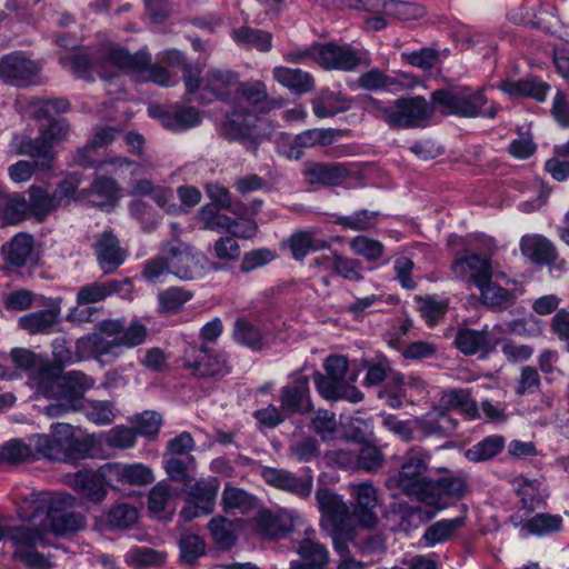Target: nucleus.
Segmentation results:
<instances>
[{"mask_svg": "<svg viewBox=\"0 0 569 569\" xmlns=\"http://www.w3.org/2000/svg\"><path fill=\"white\" fill-rule=\"evenodd\" d=\"M183 366L198 378H222L230 372L224 357L204 345L189 346L183 353Z\"/></svg>", "mask_w": 569, "mask_h": 569, "instance_id": "f8f14e48", "label": "nucleus"}, {"mask_svg": "<svg viewBox=\"0 0 569 569\" xmlns=\"http://www.w3.org/2000/svg\"><path fill=\"white\" fill-rule=\"evenodd\" d=\"M313 382L318 392L327 400L345 399L356 403L363 398V395L348 381H342L320 372L313 375Z\"/></svg>", "mask_w": 569, "mask_h": 569, "instance_id": "cd10ccee", "label": "nucleus"}, {"mask_svg": "<svg viewBox=\"0 0 569 569\" xmlns=\"http://www.w3.org/2000/svg\"><path fill=\"white\" fill-rule=\"evenodd\" d=\"M101 331L107 336H116L120 347L134 348L143 343L148 336L147 328L138 321L124 327L120 320H104L100 323Z\"/></svg>", "mask_w": 569, "mask_h": 569, "instance_id": "c85d7f7f", "label": "nucleus"}, {"mask_svg": "<svg viewBox=\"0 0 569 569\" xmlns=\"http://www.w3.org/2000/svg\"><path fill=\"white\" fill-rule=\"evenodd\" d=\"M161 61L170 68L183 69V81L188 93H194L199 88L200 70L184 62V56L178 50H168L163 52Z\"/></svg>", "mask_w": 569, "mask_h": 569, "instance_id": "8fccbe9b", "label": "nucleus"}, {"mask_svg": "<svg viewBox=\"0 0 569 569\" xmlns=\"http://www.w3.org/2000/svg\"><path fill=\"white\" fill-rule=\"evenodd\" d=\"M94 385V379L82 371H69L58 383L56 392L57 401L46 407V413L51 417H60L69 411L78 410L84 393Z\"/></svg>", "mask_w": 569, "mask_h": 569, "instance_id": "0eeeda50", "label": "nucleus"}, {"mask_svg": "<svg viewBox=\"0 0 569 569\" xmlns=\"http://www.w3.org/2000/svg\"><path fill=\"white\" fill-rule=\"evenodd\" d=\"M68 131L69 124L66 120H50L47 127H40L37 138L21 142L19 152L36 159L39 167L49 169L54 158L53 147L67 137Z\"/></svg>", "mask_w": 569, "mask_h": 569, "instance_id": "1a4fd4ad", "label": "nucleus"}, {"mask_svg": "<svg viewBox=\"0 0 569 569\" xmlns=\"http://www.w3.org/2000/svg\"><path fill=\"white\" fill-rule=\"evenodd\" d=\"M29 203L19 193H9L0 189V219L6 224H18L27 218Z\"/></svg>", "mask_w": 569, "mask_h": 569, "instance_id": "ea45409f", "label": "nucleus"}, {"mask_svg": "<svg viewBox=\"0 0 569 569\" xmlns=\"http://www.w3.org/2000/svg\"><path fill=\"white\" fill-rule=\"evenodd\" d=\"M139 518L138 509L129 503H118L106 515L107 523L112 529L131 528Z\"/></svg>", "mask_w": 569, "mask_h": 569, "instance_id": "4d7b16f0", "label": "nucleus"}, {"mask_svg": "<svg viewBox=\"0 0 569 569\" xmlns=\"http://www.w3.org/2000/svg\"><path fill=\"white\" fill-rule=\"evenodd\" d=\"M238 82V74L230 70L210 69L203 79H199L198 100L210 103L214 100H224L229 96V88Z\"/></svg>", "mask_w": 569, "mask_h": 569, "instance_id": "6ab92c4d", "label": "nucleus"}, {"mask_svg": "<svg viewBox=\"0 0 569 569\" xmlns=\"http://www.w3.org/2000/svg\"><path fill=\"white\" fill-rule=\"evenodd\" d=\"M358 83L366 90H379V89H403L408 83L399 78H391L386 76L379 69H371L362 73Z\"/></svg>", "mask_w": 569, "mask_h": 569, "instance_id": "5fc2aeb1", "label": "nucleus"}, {"mask_svg": "<svg viewBox=\"0 0 569 569\" xmlns=\"http://www.w3.org/2000/svg\"><path fill=\"white\" fill-rule=\"evenodd\" d=\"M149 111L164 128L174 131L187 130L201 122L199 112L192 107H153Z\"/></svg>", "mask_w": 569, "mask_h": 569, "instance_id": "bb28decb", "label": "nucleus"}, {"mask_svg": "<svg viewBox=\"0 0 569 569\" xmlns=\"http://www.w3.org/2000/svg\"><path fill=\"white\" fill-rule=\"evenodd\" d=\"M219 490V481L216 478L193 480L184 485V491L199 507L203 515H209L214 509V502Z\"/></svg>", "mask_w": 569, "mask_h": 569, "instance_id": "f704fd0d", "label": "nucleus"}, {"mask_svg": "<svg viewBox=\"0 0 569 569\" xmlns=\"http://www.w3.org/2000/svg\"><path fill=\"white\" fill-rule=\"evenodd\" d=\"M34 250L33 237L26 232L17 233L2 247L4 261L12 267H23L31 259Z\"/></svg>", "mask_w": 569, "mask_h": 569, "instance_id": "4c0bfd02", "label": "nucleus"}, {"mask_svg": "<svg viewBox=\"0 0 569 569\" xmlns=\"http://www.w3.org/2000/svg\"><path fill=\"white\" fill-rule=\"evenodd\" d=\"M432 103L443 114H455L465 118H495L498 108L488 106L483 89L470 87H451L432 92Z\"/></svg>", "mask_w": 569, "mask_h": 569, "instance_id": "39448f33", "label": "nucleus"}, {"mask_svg": "<svg viewBox=\"0 0 569 569\" xmlns=\"http://www.w3.org/2000/svg\"><path fill=\"white\" fill-rule=\"evenodd\" d=\"M316 500L329 522V536L332 542L353 540L355 528L351 525V512L347 503L327 488H321L316 492Z\"/></svg>", "mask_w": 569, "mask_h": 569, "instance_id": "6e6552de", "label": "nucleus"}, {"mask_svg": "<svg viewBox=\"0 0 569 569\" xmlns=\"http://www.w3.org/2000/svg\"><path fill=\"white\" fill-rule=\"evenodd\" d=\"M363 109L375 118L385 121L390 128L409 129L423 127L436 107L421 96L399 98L388 104L372 97H366Z\"/></svg>", "mask_w": 569, "mask_h": 569, "instance_id": "20e7f679", "label": "nucleus"}, {"mask_svg": "<svg viewBox=\"0 0 569 569\" xmlns=\"http://www.w3.org/2000/svg\"><path fill=\"white\" fill-rule=\"evenodd\" d=\"M117 69L141 74L143 80L152 81L160 86H171V76L163 67L151 64V57L146 51L131 54L124 49H111L108 51Z\"/></svg>", "mask_w": 569, "mask_h": 569, "instance_id": "9b49d317", "label": "nucleus"}, {"mask_svg": "<svg viewBox=\"0 0 569 569\" xmlns=\"http://www.w3.org/2000/svg\"><path fill=\"white\" fill-rule=\"evenodd\" d=\"M526 528L538 536L559 532L562 529V518L559 515L537 513L526 523Z\"/></svg>", "mask_w": 569, "mask_h": 569, "instance_id": "0e129e2a", "label": "nucleus"}, {"mask_svg": "<svg viewBox=\"0 0 569 569\" xmlns=\"http://www.w3.org/2000/svg\"><path fill=\"white\" fill-rule=\"evenodd\" d=\"M465 526V518L442 519L429 526L422 539L428 546L442 543L451 539Z\"/></svg>", "mask_w": 569, "mask_h": 569, "instance_id": "a18cd8bd", "label": "nucleus"}, {"mask_svg": "<svg viewBox=\"0 0 569 569\" xmlns=\"http://www.w3.org/2000/svg\"><path fill=\"white\" fill-rule=\"evenodd\" d=\"M365 62V53L349 44H320L319 66L328 70L352 71ZM368 63V61H366Z\"/></svg>", "mask_w": 569, "mask_h": 569, "instance_id": "f3484780", "label": "nucleus"}, {"mask_svg": "<svg viewBox=\"0 0 569 569\" xmlns=\"http://www.w3.org/2000/svg\"><path fill=\"white\" fill-rule=\"evenodd\" d=\"M379 216V211L363 209L350 216L338 217L336 223L353 231H367L375 227V221Z\"/></svg>", "mask_w": 569, "mask_h": 569, "instance_id": "e2e57ef3", "label": "nucleus"}, {"mask_svg": "<svg viewBox=\"0 0 569 569\" xmlns=\"http://www.w3.org/2000/svg\"><path fill=\"white\" fill-rule=\"evenodd\" d=\"M436 493L439 496L437 505H425L432 510L423 511L420 507L409 506L406 508V516L419 515L422 520L432 519L439 511L447 508V503L443 500V493L450 497L460 498L463 496L467 485L466 480L461 476H448L441 477L438 480H433Z\"/></svg>", "mask_w": 569, "mask_h": 569, "instance_id": "aec40b11", "label": "nucleus"}, {"mask_svg": "<svg viewBox=\"0 0 569 569\" xmlns=\"http://www.w3.org/2000/svg\"><path fill=\"white\" fill-rule=\"evenodd\" d=\"M440 406L445 411L460 410L470 419H480L479 408L468 389H449L442 392Z\"/></svg>", "mask_w": 569, "mask_h": 569, "instance_id": "58836bf2", "label": "nucleus"}, {"mask_svg": "<svg viewBox=\"0 0 569 569\" xmlns=\"http://www.w3.org/2000/svg\"><path fill=\"white\" fill-rule=\"evenodd\" d=\"M415 427L423 437L448 436L456 429L457 422L442 408H436L420 418H415Z\"/></svg>", "mask_w": 569, "mask_h": 569, "instance_id": "72a5a7b5", "label": "nucleus"}, {"mask_svg": "<svg viewBox=\"0 0 569 569\" xmlns=\"http://www.w3.org/2000/svg\"><path fill=\"white\" fill-rule=\"evenodd\" d=\"M283 99H270L264 82L252 80L238 86L234 107L222 126L230 140L247 139L258 120V114L283 106Z\"/></svg>", "mask_w": 569, "mask_h": 569, "instance_id": "f03ea898", "label": "nucleus"}, {"mask_svg": "<svg viewBox=\"0 0 569 569\" xmlns=\"http://www.w3.org/2000/svg\"><path fill=\"white\" fill-rule=\"evenodd\" d=\"M168 274H171V271L168 261L161 251L158 256L147 260L141 271L142 278L150 283H158Z\"/></svg>", "mask_w": 569, "mask_h": 569, "instance_id": "774afa93", "label": "nucleus"}, {"mask_svg": "<svg viewBox=\"0 0 569 569\" xmlns=\"http://www.w3.org/2000/svg\"><path fill=\"white\" fill-rule=\"evenodd\" d=\"M213 541L223 549L231 548L237 540V522L222 516L213 517L208 523Z\"/></svg>", "mask_w": 569, "mask_h": 569, "instance_id": "09e8293b", "label": "nucleus"}, {"mask_svg": "<svg viewBox=\"0 0 569 569\" xmlns=\"http://www.w3.org/2000/svg\"><path fill=\"white\" fill-rule=\"evenodd\" d=\"M281 410L287 415H305L312 411L309 378L305 375H293L290 383L280 390Z\"/></svg>", "mask_w": 569, "mask_h": 569, "instance_id": "dca6fc26", "label": "nucleus"}, {"mask_svg": "<svg viewBox=\"0 0 569 569\" xmlns=\"http://www.w3.org/2000/svg\"><path fill=\"white\" fill-rule=\"evenodd\" d=\"M342 131L332 128H315L302 131L295 138V144L300 148L327 147L342 137Z\"/></svg>", "mask_w": 569, "mask_h": 569, "instance_id": "49530a36", "label": "nucleus"}, {"mask_svg": "<svg viewBox=\"0 0 569 569\" xmlns=\"http://www.w3.org/2000/svg\"><path fill=\"white\" fill-rule=\"evenodd\" d=\"M432 453L422 446H411L403 455L400 468L386 480L388 489H399L405 496L422 505H437L433 479L426 476L430 470Z\"/></svg>", "mask_w": 569, "mask_h": 569, "instance_id": "7ed1b4c3", "label": "nucleus"}, {"mask_svg": "<svg viewBox=\"0 0 569 569\" xmlns=\"http://www.w3.org/2000/svg\"><path fill=\"white\" fill-rule=\"evenodd\" d=\"M127 281L108 280L106 282H90L79 288L77 292L78 306L94 305L104 301L108 297L121 292Z\"/></svg>", "mask_w": 569, "mask_h": 569, "instance_id": "c9c22d12", "label": "nucleus"}, {"mask_svg": "<svg viewBox=\"0 0 569 569\" xmlns=\"http://www.w3.org/2000/svg\"><path fill=\"white\" fill-rule=\"evenodd\" d=\"M29 196V210L39 219H43L51 211L59 208V202H57L54 194L48 193V191L41 187H30Z\"/></svg>", "mask_w": 569, "mask_h": 569, "instance_id": "6e6d98bb", "label": "nucleus"}, {"mask_svg": "<svg viewBox=\"0 0 569 569\" xmlns=\"http://www.w3.org/2000/svg\"><path fill=\"white\" fill-rule=\"evenodd\" d=\"M520 327H523L521 321H512L507 325V328L501 325H496L492 329L485 326L481 330L459 328L455 337V346L466 356L478 352L489 353L498 345L496 335L520 332Z\"/></svg>", "mask_w": 569, "mask_h": 569, "instance_id": "9d476101", "label": "nucleus"}, {"mask_svg": "<svg viewBox=\"0 0 569 569\" xmlns=\"http://www.w3.org/2000/svg\"><path fill=\"white\" fill-rule=\"evenodd\" d=\"M192 298L190 291L179 287H171L161 291L158 296L161 310L172 312L179 310Z\"/></svg>", "mask_w": 569, "mask_h": 569, "instance_id": "338daca9", "label": "nucleus"}, {"mask_svg": "<svg viewBox=\"0 0 569 569\" xmlns=\"http://www.w3.org/2000/svg\"><path fill=\"white\" fill-rule=\"evenodd\" d=\"M118 348H120L118 338L116 336H107L101 330L100 333H91L77 341V351L84 358H102L108 355L118 356Z\"/></svg>", "mask_w": 569, "mask_h": 569, "instance_id": "473e14b6", "label": "nucleus"}, {"mask_svg": "<svg viewBox=\"0 0 569 569\" xmlns=\"http://www.w3.org/2000/svg\"><path fill=\"white\" fill-rule=\"evenodd\" d=\"M104 469L106 463L98 470L81 469L68 476V483L89 500L100 502L107 496L106 486L113 488V483L107 478Z\"/></svg>", "mask_w": 569, "mask_h": 569, "instance_id": "a211bd4d", "label": "nucleus"}, {"mask_svg": "<svg viewBox=\"0 0 569 569\" xmlns=\"http://www.w3.org/2000/svg\"><path fill=\"white\" fill-rule=\"evenodd\" d=\"M500 90L511 97H531L538 101H543L550 87L542 81L535 79H522L518 81H502Z\"/></svg>", "mask_w": 569, "mask_h": 569, "instance_id": "c03bdc74", "label": "nucleus"}, {"mask_svg": "<svg viewBox=\"0 0 569 569\" xmlns=\"http://www.w3.org/2000/svg\"><path fill=\"white\" fill-rule=\"evenodd\" d=\"M106 476L113 488L121 486H147L154 481V475L148 466L143 463H106Z\"/></svg>", "mask_w": 569, "mask_h": 569, "instance_id": "4be33fe9", "label": "nucleus"}, {"mask_svg": "<svg viewBox=\"0 0 569 569\" xmlns=\"http://www.w3.org/2000/svg\"><path fill=\"white\" fill-rule=\"evenodd\" d=\"M273 79L281 86L288 88L291 92L303 94L315 89V78L301 69L288 67H274L272 70Z\"/></svg>", "mask_w": 569, "mask_h": 569, "instance_id": "e433bc0d", "label": "nucleus"}, {"mask_svg": "<svg viewBox=\"0 0 569 569\" xmlns=\"http://www.w3.org/2000/svg\"><path fill=\"white\" fill-rule=\"evenodd\" d=\"M521 252L536 263H550L556 259L552 243L541 236H525L520 242Z\"/></svg>", "mask_w": 569, "mask_h": 569, "instance_id": "37998d69", "label": "nucleus"}, {"mask_svg": "<svg viewBox=\"0 0 569 569\" xmlns=\"http://www.w3.org/2000/svg\"><path fill=\"white\" fill-rule=\"evenodd\" d=\"M478 289L482 303L492 309H507L516 301V295L512 291L493 283L491 280Z\"/></svg>", "mask_w": 569, "mask_h": 569, "instance_id": "de8ad7c7", "label": "nucleus"}, {"mask_svg": "<svg viewBox=\"0 0 569 569\" xmlns=\"http://www.w3.org/2000/svg\"><path fill=\"white\" fill-rule=\"evenodd\" d=\"M62 367L60 365H52L48 360L40 358L37 369H38V391L46 397H54L56 392H53L52 385L56 383V380L60 377Z\"/></svg>", "mask_w": 569, "mask_h": 569, "instance_id": "680f3d73", "label": "nucleus"}, {"mask_svg": "<svg viewBox=\"0 0 569 569\" xmlns=\"http://www.w3.org/2000/svg\"><path fill=\"white\" fill-rule=\"evenodd\" d=\"M4 539L13 549V557L16 559H19L22 555L36 548H42L47 545L40 530L23 526L9 528Z\"/></svg>", "mask_w": 569, "mask_h": 569, "instance_id": "2f4dec72", "label": "nucleus"}, {"mask_svg": "<svg viewBox=\"0 0 569 569\" xmlns=\"http://www.w3.org/2000/svg\"><path fill=\"white\" fill-rule=\"evenodd\" d=\"M120 49L116 46H103L94 54L78 53L72 57L61 58L62 67L77 78L91 80L92 72H97L102 79L113 78L116 74L108 71V67L117 66L112 62L108 51Z\"/></svg>", "mask_w": 569, "mask_h": 569, "instance_id": "ddd939ff", "label": "nucleus"}, {"mask_svg": "<svg viewBox=\"0 0 569 569\" xmlns=\"http://www.w3.org/2000/svg\"><path fill=\"white\" fill-rule=\"evenodd\" d=\"M351 251L367 261H377L385 254V246L367 236H357L349 241Z\"/></svg>", "mask_w": 569, "mask_h": 569, "instance_id": "13d9d810", "label": "nucleus"}, {"mask_svg": "<svg viewBox=\"0 0 569 569\" xmlns=\"http://www.w3.org/2000/svg\"><path fill=\"white\" fill-rule=\"evenodd\" d=\"M59 320V309H44L27 313L19 319V328L30 335L49 332Z\"/></svg>", "mask_w": 569, "mask_h": 569, "instance_id": "79ce46f5", "label": "nucleus"}, {"mask_svg": "<svg viewBox=\"0 0 569 569\" xmlns=\"http://www.w3.org/2000/svg\"><path fill=\"white\" fill-rule=\"evenodd\" d=\"M352 106V98L338 90L321 89L311 99L313 114L319 119L331 118L340 112L348 111Z\"/></svg>", "mask_w": 569, "mask_h": 569, "instance_id": "c756f323", "label": "nucleus"}, {"mask_svg": "<svg viewBox=\"0 0 569 569\" xmlns=\"http://www.w3.org/2000/svg\"><path fill=\"white\" fill-rule=\"evenodd\" d=\"M451 271L456 278L470 282L477 288L486 284L493 274L489 257L469 251L456 254L451 263Z\"/></svg>", "mask_w": 569, "mask_h": 569, "instance_id": "4468645a", "label": "nucleus"}, {"mask_svg": "<svg viewBox=\"0 0 569 569\" xmlns=\"http://www.w3.org/2000/svg\"><path fill=\"white\" fill-rule=\"evenodd\" d=\"M305 181L316 188L338 187L351 176V168L342 162L308 161L302 169Z\"/></svg>", "mask_w": 569, "mask_h": 569, "instance_id": "2eb2a0df", "label": "nucleus"}, {"mask_svg": "<svg viewBox=\"0 0 569 569\" xmlns=\"http://www.w3.org/2000/svg\"><path fill=\"white\" fill-rule=\"evenodd\" d=\"M73 433L69 423L52 426L51 435H37L33 438L34 448L39 455L51 460H64L66 449Z\"/></svg>", "mask_w": 569, "mask_h": 569, "instance_id": "393cba45", "label": "nucleus"}, {"mask_svg": "<svg viewBox=\"0 0 569 569\" xmlns=\"http://www.w3.org/2000/svg\"><path fill=\"white\" fill-rule=\"evenodd\" d=\"M298 553L300 560L292 561L293 569H330V555L327 547L316 539V531L307 529L305 537L299 541Z\"/></svg>", "mask_w": 569, "mask_h": 569, "instance_id": "5701e85b", "label": "nucleus"}, {"mask_svg": "<svg viewBox=\"0 0 569 569\" xmlns=\"http://www.w3.org/2000/svg\"><path fill=\"white\" fill-rule=\"evenodd\" d=\"M505 439L501 436H489L465 451V457L472 462H481L496 457L502 451Z\"/></svg>", "mask_w": 569, "mask_h": 569, "instance_id": "3c124183", "label": "nucleus"}, {"mask_svg": "<svg viewBox=\"0 0 569 569\" xmlns=\"http://www.w3.org/2000/svg\"><path fill=\"white\" fill-rule=\"evenodd\" d=\"M254 498L247 491L227 485L222 491L221 503L224 511L238 510L247 513L254 507Z\"/></svg>", "mask_w": 569, "mask_h": 569, "instance_id": "603ef678", "label": "nucleus"}, {"mask_svg": "<svg viewBox=\"0 0 569 569\" xmlns=\"http://www.w3.org/2000/svg\"><path fill=\"white\" fill-rule=\"evenodd\" d=\"M93 250L104 274L113 273L126 260V251L111 230H104L96 236Z\"/></svg>", "mask_w": 569, "mask_h": 569, "instance_id": "b1692460", "label": "nucleus"}, {"mask_svg": "<svg viewBox=\"0 0 569 569\" xmlns=\"http://www.w3.org/2000/svg\"><path fill=\"white\" fill-rule=\"evenodd\" d=\"M351 542L361 557H381L387 551V539L381 532H370Z\"/></svg>", "mask_w": 569, "mask_h": 569, "instance_id": "864d4df0", "label": "nucleus"}, {"mask_svg": "<svg viewBox=\"0 0 569 569\" xmlns=\"http://www.w3.org/2000/svg\"><path fill=\"white\" fill-rule=\"evenodd\" d=\"M232 38L237 43L250 44L260 51H269L271 49V34L266 31L241 27L233 30Z\"/></svg>", "mask_w": 569, "mask_h": 569, "instance_id": "052dcab7", "label": "nucleus"}, {"mask_svg": "<svg viewBox=\"0 0 569 569\" xmlns=\"http://www.w3.org/2000/svg\"><path fill=\"white\" fill-rule=\"evenodd\" d=\"M194 465V458L187 456L181 458L179 456H170L164 459V470L169 478L177 482H182L183 486L191 479L188 471Z\"/></svg>", "mask_w": 569, "mask_h": 569, "instance_id": "69168bd1", "label": "nucleus"}, {"mask_svg": "<svg viewBox=\"0 0 569 569\" xmlns=\"http://www.w3.org/2000/svg\"><path fill=\"white\" fill-rule=\"evenodd\" d=\"M262 477L268 485L300 498H308L312 491V476L296 477L284 469L264 468Z\"/></svg>", "mask_w": 569, "mask_h": 569, "instance_id": "a878e982", "label": "nucleus"}, {"mask_svg": "<svg viewBox=\"0 0 569 569\" xmlns=\"http://www.w3.org/2000/svg\"><path fill=\"white\" fill-rule=\"evenodd\" d=\"M233 337L237 342L252 350H261L264 347L261 331L243 319H238L234 322Z\"/></svg>", "mask_w": 569, "mask_h": 569, "instance_id": "bf43d9fd", "label": "nucleus"}, {"mask_svg": "<svg viewBox=\"0 0 569 569\" xmlns=\"http://www.w3.org/2000/svg\"><path fill=\"white\" fill-rule=\"evenodd\" d=\"M74 501L69 493L31 491L21 498L18 513L22 520L34 522L43 530L66 535L79 530L84 525V518L80 513L67 511Z\"/></svg>", "mask_w": 569, "mask_h": 569, "instance_id": "f257e3e1", "label": "nucleus"}, {"mask_svg": "<svg viewBox=\"0 0 569 569\" xmlns=\"http://www.w3.org/2000/svg\"><path fill=\"white\" fill-rule=\"evenodd\" d=\"M0 72L10 82L26 86L32 82L39 72V68L36 62L26 57L11 54L2 60Z\"/></svg>", "mask_w": 569, "mask_h": 569, "instance_id": "7c9ffc66", "label": "nucleus"}, {"mask_svg": "<svg viewBox=\"0 0 569 569\" xmlns=\"http://www.w3.org/2000/svg\"><path fill=\"white\" fill-rule=\"evenodd\" d=\"M118 186L111 178L98 177L89 189L79 190L77 199H84L93 206L101 207L117 198Z\"/></svg>", "mask_w": 569, "mask_h": 569, "instance_id": "a19ab883", "label": "nucleus"}, {"mask_svg": "<svg viewBox=\"0 0 569 569\" xmlns=\"http://www.w3.org/2000/svg\"><path fill=\"white\" fill-rule=\"evenodd\" d=\"M171 274L181 280H193L204 273L206 257L191 244L173 238L161 244Z\"/></svg>", "mask_w": 569, "mask_h": 569, "instance_id": "423d86ee", "label": "nucleus"}, {"mask_svg": "<svg viewBox=\"0 0 569 569\" xmlns=\"http://www.w3.org/2000/svg\"><path fill=\"white\" fill-rule=\"evenodd\" d=\"M351 495L356 500L353 516L358 523L367 529H373L378 525L376 508L378 505V492L370 482L350 485Z\"/></svg>", "mask_w": 569, "mask_h": 569, "instance_id": "412c9836", "label": "nucleus"}]
</instances>
